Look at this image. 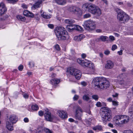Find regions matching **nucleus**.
<instances>
[{"label":"nucleus","mask_w":133,"mask_h":133,"mask_svg":"<svg viewBox=\"0 0 133 133\" xmlns=\"http://www.w3.org/2000/svg\"><path fill=\"white\" fill-rule=\"evenodd\" d=\"M101 114L103 120L105 121H109L111 118V111L108 108H105Z\"/></svg>","instance_id":"obj_3"},{"label":"nucleus","mask_w":133,"mask_h":133,"mask_svg":"<svg viewBox=\"0 0 133 133\" xmlns=\"http://www.w3.org/2000/svg\"><path fill=\"white\" fill-rule=\"evenodd\" d=\"M7 1H9L11 3H14L15 2H17L18 0H7Z\"/></svg>","instance_id":"obj_50"},{"label":"nucleus","mask_w":133,"mask_h":133,"mask_svg":"<svg viewBox=\"0 0 133 133\" xmlns=\"http://www.w3.org/2000/svg\"><path fill=\"white\" fill-rule=\"evenodd\" d=\"M51 82L52 85H55L59 83L60 82V80L57 78H53L51 79Z\"/></svg>","instance_id":"obj_22"},{"label":"nucleus","mask_w":133,"mask_h":133,"mask_svg":"<svg viewBox=\"0 0 133 133\" xmlns=\"http://www.w3.org/2000/svg\"><path fill=\"white\" fill-rule=\"evenodd\" d=\"M113 105L115 106H117L118 105V102L116 101H112Z\"/></svg>","instance_id":"obj_47"},{"label":"nucleus","mask_w":133,"mask_h":133,"mask_svg":"<svg viewBox=\"0 0 133 133\" xmlns=\"http://www.w3.org/2000/svg\"><path fill=\"white\" fill-rule=\"evenodd\" d=\"M117 46L116 45H114L112 46L111 50L112 51H114L117 49Z\"/></svg>","instance_id":"obj_42"},{"label":"nucleus","mask_w":133,"mask_h":133,"mask_svg":"<svg viewBox=\"0 0 133 133\" xmlns=\"http://www.w3.org/2000/svg\"><path fill=\"white\" fill-rule=\"evenodd\" d=\"M121 115H118L116 116L115 120L116 124H121Z\"/></svg>","instance_id":"obj_20"},{"label":"nucleus","mask_w":133,"mask_h":133,"mask_svg":"<svg viewBox=\"0 0 133 133\" xmlns=\"http://www.w3.org/2000/svg\"><path fill=\"white\" fill-rule=\"evenodd\" d=\"M65 29L63 27H58L55 30L56 35L58 40H64L69 38V35Z\"/></svg>","instance_id":"obj_2"},{"label":"nucleus","mask_w":133,"mask_h":133,"mask_svg":"<svg viewBox=\"0 0 133 133\" xmlns=\"http://www.w3.org/2000/svg\"><path fill=\"white\" fill-rule=\"evenodd\" d=\"M79 96L76 95H75L73 97V99L74 100H77L79 98Z\"/></svg>","instance_id":"obj_45"},{"label":"nucleus","mask_w":133,"mask_h":133,"mask_svg":"<svg viewBox=\"0 0 133 133\" xmlns=\"http://www.w3.org/2000/svg\"><path fill=\"white\" fill-rule=\"evenodd\" d=\"M14 123H11L9 121H7L6 122V127L10 131L13 130V124Z\"/></svg>","instance_id":"obj_18"},{"label":"nucleus","mask_w":133,"mask_h":133,"mask_svg":"<svg viewBox=\"0 0 133 133\" xmlns=\"http://www.w3.org/2000/svg\"><path fill=\"white\" fill-rule=\"evenodd\" d=\"M81 84L83 86H85L87 85V83L85 81H83L81 82Z\"/></svg>","instance_id":"obj_48"},{"label":"nucleus","mask_w":133,"mask_h":133,"mask_svg":"<svg viewBox=\"0 0 133 133\" xmlns=\"http://www.w3.org/2000/svg\"><path fill=\"white\" fill-rule=\"evenodd\" d=\"M118 94L117 93H115L112 95V96L114 97H118Z\"/></svg>","instance_id":"obj_57"},{"label":"nucleus","mask_w":133,"mask_h":133,"mask_svg":"<svg viewBox=\"0 0 133 133\" xmlns=\"http://www.w3.org/2000/svg\"><path fill=\"white\" fill-rule=\"evenodd\" d=\"M6 10L4 4L3 3H1L0 4V15L4 14Z\"/></svg>","instance_id":"obj_15"},{"label":"nucleus","mask_w":133,"mask_h":133,"mask_svg":"<svg viewBox=\"0 0 133 133\" xmlns=\"http://www.w3.org/2000/svg\"><path fill=\"white\" fill-rule=\"evenodd\" d=\"M116 10L117 13V19L119 21H123L124 22L129 20V16L121 9L117 8Z\"/></svg>","instance_id":"obj_4"},{"label":"nucleus","mask_w":133,"mask_h":133,"mask_svg":"<svg viewBox=\"0 0 133 133\" xmlns=\"http://www.w3.org/2000/svg\"><path fill=\"white\" fill-rule=\"evenodd\" d=\"M40 14L41 16L45 19H49L50 18L52 15L50 14H47L45 12H44L42 10L40 11Z\"/></svg>","instance_id":"obj_14"},{"label":"nucleus","mask_w":133,"mask_h":133,"mask_svg":"<svg viewBox=\"0 0 133 133\" xmlns=\"http://www.w3.org/2000/svg\"><path fill=\"white\" fill-rule=\"evenodd\" d=\"M118 53L119 55H121L122 54V50H121L119 51L118 52Z\"/></svg>","instance_id":"obj_61"},{"label":"nucleus","mask_w":133,"mask_h":133,"mask_svg":"<svg viewBox=\"0 0 133 133\" xmlns=\"http://www.w3.org/2000/svg\"><path fill=\"white\" fill-rule=\"evenodd\" d=\"M32 109L34 111H36L38 109V107L36 104L33 105L31 106Z\"/></svg>","instance_id":"obj_31"},{"label":"nucleus","mask_w":133,"mask_h":133,"mask_svg":"<svg viewBox=\"0 0 133 133\" xmlns=\"http://www.w3.org/2000/svg\"><path fill=\"white\" fill-rule=\"evenodd\" d=\"M83 62V64H82V66L88 67L90 68H93V65L92 64L90 63V62L88 60L84 59Z\"/></svg>","instance_id":"obj_11"},{"label":"nucleus","mask_w":133,"mask_h":133,"mask_svg":"<svg viewBox=\"0 0 133 133\" xmlns=\"http://www.w3.org/2000/svg\"><path fill=\"white\" fill-rule=\"evenodd\" d=\"M92 97L96 101H97L99 98V97L97 95H93L92 96Z\"/></svg>","instance_id":"obj_35"},{"label":"nucleus","mask_w":133,"mask_h":133,"mask_svg":"<svg viewBox=\"0 0 133 133\" xmlns=\"http://www.w3.org/2000/svg\"><path fill=\"white\" fill-rule=\"evenodd\" d=\"M123 133H133V132L130 130H126L123 131Z\"/></svg>","instance_id":"obj_44"},{"label":"nucleus","mask_w":133,"mask_h":133,"mask_svg":"<svg viewBox=\"0 0 133 133\" xmlns=\"http://www.w3.org/2000/svg\"><path fill=\"white\" fill-rule=\"evenodd\" d=\"M28 5L25 4L24 3L22 4L21 5V6L22 8L24 9H26L28 7Z\"/></svg>","instance_id":"obj_46"},{"label":"nucleus","mask_w":133,"mask_h":133,"mask_svg":"<svg viewBox=\"0 0 133 133\" xmlns=\"http://www.w3.org/2000/svg\"><path fill=\"white\" fill-rule=\"evenodd\" d=\"M82 57L83 58H84L86 57V55L85 54H83L82 55Z\"/></svg>","instance_id":"obj_60"},{"label":"nucleus","mask_w":133,"mask_h":133,"mask_svg":"<svg viewBox=\"0 0 133 133\" xmlns=\"http://www.w3.org/2000/svg\"><path fill=\"white\" fill-rule=\"evenodd\" d=\"M16 18L19 20L22 21H24L25 20V17H23L21 15H19L17 16Z\"/></svg>","instance_id":"obj_28"},{"label":"nucleus","mask_w":133,"mask_h":133,"mask_svg":"<svg viewBox=\"0 0 133 133\" xmlns=\"http://www.w3.org/2000/svg\"><path fill=\"white\" fill-rule=\"evenodd\" d=\"M88 11L93 14H95L98 16H100L101 14V11L100 9L95 4H90Z\"/></svg>","instance_id":"obj_6"},{"label":"nucleus","mask_w":133,"mask_h":133,"mask_svg":"<svg viewBox=\"0 0 133 133\" xmlns=\"http://www.w3.org/2000/svg\"><path fill=\"white\" fill-rule=\"evenodd\" d=\"M49 27L51 29H52L54 28V26L52 24H49L48 25Z\"/></svg>","instance_id":"obj_56"},{"label":"nucleus","mask_w":133,"mask_h":133,"mask_svg":"<svg viewBox=\"0 0 133 133\" xmlns=\"http://www.w3.org/2000/svg\"><path fill=\"white\" fill-rule=\"evenodd\" d=\"M114 65L113 62L111 61H108L107 63L105 65V67L107 69H110L112 68Z\"/></svg>","instance_id":"obj_16"},{"label":"nucleus","mask_w":133,"mask_h":133,"mask_svg":"<svg viewBox=\"0 0 133 133\" xmlns=\"http://www.w3.org/2000/svg\"><path fill=\"white\" fill-rule=\"evenodd\" d=\"M83 99L86 101H88L90 99L89 97L87 95H85L83 96Z\"/></svg>","instance_id":"obj_33"},{"label":"nucleus","mask_w":133,"mask_h":133,"mask_svg":"<svg viewBox=\"0 0 133 133\" xmlns=\"http://www.w3.org/2000/svg\"><path fill=\"white\" fill-rule=\"evenodd\" d=\"M44 113L42 111H40L38 112V114L39 116H43Z\"/></svg>","instance_id":"obj_54"},{"label":"nucleus","mask_w":133,"mask_h":133,"mask_svg":"<svg viewBox=\"0 0 133 133\" xmlns=\"http://www.w3.org/2000/svg\"><path fill=\"white\" fill-rule=\"evenodd\" d=\"M96 106L98 107H101L102 106L101 103L99 102H98L96 104Z\"/></svg>","instance_id":"obj_40"},{"label":"nucleus","mask_w":133,"mask_h":133,"mask_svg":"<svg viewBox=\"0 0 133 133\" xmlns=\"http://www.w3.org/2000/svg\"><path fill=\"white\" fill-rule=\"evenodd\" d=\"M45 112L44 114L45 119L47 121H51L55 117L51 115L50 112L48 111L47 109L45 110Z\"/></svg>","instance_id":"obj_9"},{"label":"nucleus","mask_w":133,"mask_h":133,"mask_svg":"<svg viewBox=\"0 0 133 133\" xmlns=\"http://www.w3.org/2000/svg\"><path fill=\"white\" fill-rule=\"evenodd\" d=\"M71 53L72 55H74L75 54V52L74 50H71Z\"/></svg>","instance_id":"obj_63"},{"label":"nucleus","mask_w":133,"mask_h":133,"mask_svg":"<svg viewBox=\"0 0 133 133\" xmlns=\"http://www.w3.org/2000/svg\"><path fill=\"white\" fill-rule=\"evenodd\" d=\"M65 22L66 23L71 24L74 23L75 21L74 19H68L65 20Z\"/></svg>","instance_id":"obj_26"},{"label":"nucleus","mask_w":133,"mask_h":133,"mask_svg":"<svg viewBox=\"0 0 133 133\" xmlns=\"http://www.w3.org/2000/svg\"><path fill=\"white\" fill-rule=\"evenodd\" d=\"M117 4L119 5H121L123 4V2H118L117 3Z\"/></svg>","instance_id":"obj_62"},{"label":"nucleus","mask_w":133,"mask_h":133,"mask_svg":"<svg viewBox=\"0 0 133 133\" xmlns=\"http://www.w3.org/2000/svg\"><path fill=\"white\" fill-rule=\"evenodd\" d=\"M107 38V37L106 36H102L100 37L99 39L102 41L104 42L106 41Z\"/></svg>","instance_id":"obj_32"},{"label":"nucleus","mask_w":133,"mask_h":133,"mask_svg":"<svg viewBox=\"0 0 133 133\" xmlns=\"http://www.w3.org/2000/svg\"><path fill=\"white\" fill-rule=\"evenodd\" d=\"M92 82L95 84V86L100 89H106L110 85L109 82L104 77H96L93 79Z\"/></svg>","instance_id":"obj_1"},{"label":"nucleus","mask_w":133,"mask_h":133,"mask_svg":"<svg viewBox=\"0 0 133 133\" xmlns=\"http://www.w3.org/2000/svg\"><path fill=\"white\" fill-rule=\"evenodd\" d=\"M110 53V51L108 50H106L104 52V54L106 55H108Z\"/></svg>","instance_id":"obj_53"},{"label":"nucleus","mask_w":133,"mask_h":133,"mask_svg":"<svg viewBox=\"0 0 133 133\" xmlns=\"http://www.w3.org/2000/svg\"><path fill=\"white\" fill-rule=\"evenodd\" d=\"M119 84L121 85L128 86L129 84V82H124L123 80H121L119 82Z\"/></svg>","instance_id":"obj_25"},{"label":"nucleus","mask_w":133,"mask_h":133,"mask_svg":"<svg viewBox=\"0 0 133 133\" xmlns=\"http://www.w3.org/2000/svg\"><path fill=\"white\" fill-rule=\"evenodd\" d=\"M29 64L30 66L31 67H34V63L32 62H30L29 63Z\"/></svg>","instance_id":"obj_52"},{"label":"nucleus","mask_w":133,"mask_h":133,"mask_svg":"<svg viewBox=\"0 0 133 133\" xmlns=\"http://www.w3.org/2000/svg\"><path fill=\"white\" fill-rule=\"evenodd\" d=\"M9 119L11 123H15L18 121V118L15 115H12L10 116Z\"/></svg>","instance_id":"obj_12"},{"label":"nucleus","mask_w":133,"mask_h":133,"mask_svg":"<svg viewBox=\"0 0 133 133\" xmlns=\"http://www.w3.org/2000/svg\"><path fill=\"white\" fill-rule=\"evenodd\" d=\"M69 121L70 122H73L74 121V120L72 118H70L69 119Z\"/></svg>","instance_id":"obj_64"},{"label":"nucleus","mask_w":133,"mask_h":133,"mask_svg":"<svg viewBox=\"0 0 133 133\" xmlns=\"http://www.w3.org/2000/svg\"><path fill=\"white\" fill-rule=\"evenodd\" d=\"M89 5H90V4L85 3L82 5V7L85 10L88 9V10L89 7H90Z\"/></svg>","instance_id":"obj_27"},{"label":"nucleus","mask_w":133,"mask_h":133,"mask_svg":"<svg viewBox=\"0 0 133 133\" xmlns=\"http://www.w3.org/2000/svg\"><path fill=\"white\" fill-rule=\"evenodd\" d=\"M29 12V11H28L25 10L23 12V14L24 16L28 17Z\"/></svg>","instance_id":"obj_39"},{"label":"nucleus","mask_w":133,"mask_h":133,"mask_svg":"<svg viewBox=\"0 0 133 133\" xmlns=\"http://www.w3.org/2000/svg\"><path fill=\"white\" fill-rule=\"evenodd\" d=\"M107 100L109 102H112L113 101L112 98L111 97H109V98H107Z\"/></svg>","instance_id":"obj_58"},{"label":"nucleus","mask_w":133,"mask_h":133,"mask_svg":"<svg viewBox=\"0 0 133 133\" xmlns=\"http://www.w3.org/2000/svg\"><path fill=\"white\" fill-rule=\"evenodd\" d=\"M75 24H69L67 25V28L68 30L70 31L71 30H73L75 29L74 27L75 26Z\"/></svg>","instance_id":"obj_24"},{"label":"nucleus","mask_w":133,"mask_h":133,"mask_svg":"<svg viewBox=\"0 0 133 133\" xmlns=\"http://www.w3.org/2000/svg\"><path fill=\"white\" fill-rule=\"evenodd\" d=\"M42 1H43V0H38L33 6V8H36L39 7L41 4L42 3Z\"/></svg>","instance_id":"obj_21"},{"label":"nucleus","mask_w":133,"mask_h":133,"mask_svg":"<svg viewBox=\"0 0 133 133\" xmlns=\"http://www.w3.org/2000/svg\"><path fill=\"white\" fill-rule=\"evenodd\" d=\"M24 121L25 122L27 123L29 122V120L28 118L25 117L24 118Z\"/></svg>","instance_id":"obj_55"},{"label":"nucleus","mask_w":133,"mask_h":133,"mask_svg":"<svg viewBox=\"0 0 133 133\" xmlns=\"http://www.w3.org/2000/svg\"><path fill=\"white\" fill-rule=\"evenodd\" d=\"M28 17H34V15L31 12H30L29 11V13H28Z\"/></svg>","instance_id":"obj_43"},{"label":"nucleus","mask_w":133,"mask_h":133,"mask_svg":"<svg viewBox=\"0 0 133 133\" xmlns=\"http://www.w3.org/2000/svg\"><path fill=\"white\" fill-rule=\"evenodd\" d=\"M91 16V15L89 13L86 14L84 15L83 18H87L90 17Z\"/></svg>","instance_id":"obj_36"},{"label":"nucleus","mask_w":133,"mask_h":133,"mask_svg":"<svg viewBox=\"0 0 133 133\" xmlns=\"http://www.w3.org/2000/svg\"><path fill=\"white\" fill-rule=\"evenodd\" d=\"M55 2L58 4L61 5H63L66 4V0H55Z\"/></svg>","instance_id":"obj_23"},{"label":"nucleus","mask_w":133,"mask_h":133,"mask_svg":"<svg viewBox=\"0 0 133 133\" xmlns=\"http://www.w3.org/2000/svg\"><path fill=\"white\" fill-rule=\"evenodd\" d=\"M94 130L97 131H101L102 130V128L101 126H97L93 128Z\"/></svg>","instance_id":"obj_29"},{"label":"nucleus","mask_w":133,"mask_h":133,"mask_svg":"<svg viewBox=\"0 0 133 133\" xmlns=\"http://www.w3.org/2000/svg\"><path fill=\"white\" fill-rule=\"evenodd\" d=\"M85 37V36L83 34H81L78 36H76L74 37V39L76 41H81Z\"/></svg>","instance_id":"obj_19"},{"label":"nucleus","mask_w":133,"mask_h":133,"mask_svg":"<svg viewBox=\"0 0 133 133\" xmlns=\"http://www.w3.org/2000/svg\"><path fill=\"white\" fill-rule=\"evenodd\" d=\"M83 26L85 29L89 31H92L95 28L96 24L95 22L89 20L84 22Z\"/></svg>","instance_id":"obj_5"},{"label":"nucleus","mask_w":133,"mask_h":133,"mask_svg":"<svg viewBox=\"0 0 133 133\" xmlns=\"http://www.w3.org/2000/svg\"><path fill=\"white\" fill-rule=\"evenodd\" d=\"M67 71L71 75H74L77 79H79L81 77L82 74L80 71L78 69L70 68H68Z\"/></svg>","instance_id":"obj_7"},{"label":"nucleus","mask_w":133,"mask_h":133,"mask_svg":"<svg viewBox=\"0 0 133 133\" xmlns=\"http://www.w3.org/2000/svg\"><path fill=\"white\" fill-rule=\"evenodd\" d=\"M121 124L126 123L129 121V118L127 116L125 115H121Z\"/></svg>","instance_id":"obj_13"},{"label":"nucleus","mask_w":133,"mask_h":133,"mask_svg":"<svg viewBox=\"0 0 133 133\" xmlns=\"http://www.w3.org/2000/svg\"><path fill=\"white\" fill-rule=\"evenodd\" d=\"M23 97L25 98H28L29 96V95L26 93H23Z\"/></svg>","instance_id":"obj_49"},{"label":"nucleus","mask_w":133,"mask_h":133,"mask_svg":"<svg viewBox=\"0 0 133 133\" xmlns=\"http://www.w3.org/2000/svg\"><path fill=\"white\" fill-rule=\"evenodd\" d=\"M109 38H110V39L112 40V41H114L115 40V38H114V37L113 36H110L109 37Z\"/></svg>","instance_id":"obj_59"},{"label":"nucleus","mask_w":133,"mask_h":133,"mask_svg":"<svg viewBox=\"0 0 133 133\" xmlns=\"http://www.w3.org/2000/svg\"><path fill=\"white\" fill-rule=\"evenodd\" d=\"M75 112L76 119L78 120H81L82 110L81 108L79 106H77L76 107Z\"/></svg>","instance_id":"obj_8"},{"label":"nucleus","mask_w":133,"mask_h":133,"mask_svg":"<svg viewBox=\"0 0 133 133\" xmlns=\"http://www.w3.org/2000/svg\"><path fill=\"white\" fill-rule=\"evenodd\" d=\"M55 49L59 51L60 50V47H59V45L58 44H56L55 46Z\"/></svg>","instance_id":"obj_41"},{"label":"nucleus","mask_w":133,"mask_h":133,"mask_svg":"<svg viewBox=\"0 0 133 133\" xmlns=\"http://www.w3.org/2000/svg\"><path fill=\"white\" fill-rule=\"evenodd\" d=\"M83 61H84V60H81L80 59H78L77 60V61L78 63L79 64H81L82 66L83 64Z\"/></svg>","instance_id":"obj_37"},{"label":"nucleus","mask_w":133,"mask_h":133,"mask_svg":"<svg viewBox=\"0 0 133 133\" xmlns=\"http://www.w3.org/2000/svg\"><path fill=\"white\" fill-rule=\"evenodd\" d=\"M74 27L75 29L78 31H82L83 29L82 28L81 26L75 24V26Z\"/></svg>","instance_id":"obj_30"},{"label":"nucleus","mask_w":133,"mask_h":133,"mask_svg":"<svg viewBox=\"0 0 133 133\" xmlns=\"http://www.w3.org/2000/svg\"><path fill=\"white\" fill-rule=\"evenodd\" d=\"M57 114L59 117L62 119H65L68 117L67 114L65 111L58 110V111Z\"/></svg>","instance_id":"obj_10"},{"label":"nucleus","mask_w":133,"mask_h":133,"mask_svg":"<svg viewBox=\"0 0 133 133\" xmlns=\"http://www.w3.org/2000/svg\"><path fill=\"white\" fill-rule=\"evenodd\" d=\"M69 10L71 12H73L74 13H76L79 12L80 10L78 7L72 6L69 7Z\"/></svg>","instance_id":"obj_17"},{"label":"nucleus","mask_w":133,"mask_h":133,"mask_svg":"<svg viewBox=\"0 0 133 133\" xmlns=\"http://www.w3.org/2000/svg\"><path fill=\"white\" fill-rule=\"evenodd\" d=\"M129 111L130 112V116L133 118V105H132L129 109Z\"/></svg>","instance_id":"obj_34"},{"label":"nucleus","mask_w":133,"mask_h":133,"mask_svg":"<svg viewBox=\"0 0 133 133\" xmlns=\"http://www.w3.org/2000/svg\"><path fill=\"white\" fill-rule=\"evenodd\" d=\"M23 66L22 65H20L18 67V69L20 71H22L23 69Z\"/></svg>","instance_id":"obj_51"},{"label":"nucleus","mask_w":133,"mask_h":133,"mask_svg":"<svg viewBox=\"0 0 133 133\" xmlns=\"http://www.w3.org/2000/svg\"><path fill=\"white\" fill-rule=\"evenodd\" d=\"M44 131L46 133H53L51 130L48 128H45L44 129Z\"/></svg>","instance_id":"obj_38"}]
</instances>
